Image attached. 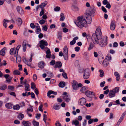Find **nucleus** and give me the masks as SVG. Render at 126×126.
I'll use <instances>...</instances> for the list:
<instances>
[{"label":"nucleus","mask_w":126,"mask_h":126,"mask_svg":"<svg viewBox=\"0 0 126 126\" xmlns=\"http://www.w3.org/2000/svg\"><path fill=\"white\" fill-rule=\"evenodd\" d=\"M95 10L93 8H91L88 13H85L83 16H79L77 20H74V22L78 27L82 28L83 27H86L87 24L91 23L92 21L91 16L94 17L95 15Z\"/></svg>","instance_id":"f257e3e1"},{"label":"nucleus","mask_w":126,"mask_h":126,"mask_svg":"<svg viewBox=\"0 0 126 126\" xmlns=\"http://www.w3.org/2000/svg\"><path fill=\"white\" fill-rule=\"evenodd\" d=\"M102 38V33L100 29L98 28L95 31V33H93L92 35L91 39L93 43L95 44H98L99 42V40Z\"/></svg>","instance_id":"f03ea898"},{"label":"nucleus","mask_w":126,"mask_h":126,"mask_svg":"<svg viewBox=\"0 0 126 126\" xmlns=\"http://www.w3.org/2000/svg\"><path fill=\"white\" fill-rule=\"evenodd\" d=\"M71 84L73 89L75 90H78L79 88L82 87L81 83H78L77 81L75 80L72 81Z\"/></svg>","instance_id":"7ed1b4c3"},{"label":"nucleus","mask_w":126,"mask_h":126,"mask_svg":"<svg viewBox=\"0 0 126 126\" xmlns=\"http://www.w3.org/2000/svg\"><path fill=\"white\" fill-rule=\"evenodd\" d=\"M40 44L39 46L42 49L44 48L45 46H47L48 45L47 42L43 40H41L40 41Z\"/></svg>","instance_id":"20e7f679"},{"label":"nucleus","mask_w":126,"mask_h":126,"mask_svg":"<svg viewBox=\"0 0 126 126\" xmlns=\"http://www.w3.org/2000/svg\"><path fill=\"white\" fill-rule=\"evenodd\" d=\"M90 72L88 69H85L84 71V78L85 79H88L90 76Z\"/></svg>","instance_id":"39448f33"},{"label":"nucleus","mask_w":126,"mask_h":126,"mask_svg":"<svg viewBox=\"0 0 126 126\" xmlns=\"http://www.w3.org/2000/svg\"><path fill=\"white\" fill-rule=\"evenodd\" d=\"M107 44V42L106 38L102 39L99 43L100 46L101 47H104L106 46Z\"/></svg>","instance_id":"423d86ee"},{"label":"nucleus","mask_w":126,"mask_h":126,"mask_svg":"<svg viewBox=\"0 0 126 126\" xmlns=\"http://www.w3.org/2000/svg\"><path fill=\"white\" fill-rule=\"evenodd\" d=\"M85 94L88 97H89L91 95L94 97L95 96V93L94 92L89 90L86 91L85 92Z\"/></svg>","instance_id":"0eeeda50"},{"label":"nucleus","mask_w":126,"mask_h":126,"mask_svg":"<svg viewBox=\"0 0 126 126\" xmlns=\"http://www.w3.org/2000/svg\"><path fill=\"white\" fill-rule=\"evenodd\" d=\"M86 102L85 99L83 97L82 98L79 100V105L83 106L85 104Z\"/></svg>","instance_id":"6e6552de"},{"label":"nucleus","mask_w":126,"mask_h":126,"mask_svg":"<svg viewBox=\"0 0 126 126\" xmlns=\"http://www.w3.org/2000/svg\"><path fill=\"white\" fill-rule=\"evenodd\" d=\"M22 60L24 63L28 66H30L31 65L32 63L29 62L26 58L24 57L23 58Z\"/></svg>","instance_id":"1a4fd4ad"},{"label":"nucleus","mask_w":126,"mask_h":126,"mask_svg":"<svg viewBox=\"0 0 126 126\" xmlns=\"http://www.w3.org/2000/svg\"><path fill=\"white\" fill-rule=\"evenodd\" d=\"M62 66V63L61 62L59 61L56 62L55 65L54 67V68H60Z\"/></svg>","instance_id":"9d476101"},{"label":"nucleus","mask_w":126,"mask_h":126,"mask_svg":"<svg viewBox=\"0 0 126 126\" xmlns=\"http://www.w3.org/2000/svg\"><path fill=\"white\" fill-rule=\"evenodd\" d=\"M114 91L112 90H110L109 93L108 95L109 98H111L115 96V94Z\"/></svg>","instance_id":"9b49d317"},{"label":"nucleus","mask_w":126,"mask_h":126,"mask_svg":"<svg viewBox=\"0 0 126 126\" xmlns=\"http://www.w3.org/2000/svg\"><path fill=\"white\" fill-rule=\"evenodd\" d=\"M63 98L65 101L67 102H69L71 100L70 96L69 95L64 96L63 97Z\"/></svg>","instance_id":"f8f14e48"},{"label":"nucleus","mask_w":126,"mask_h":126,"mask_svg":"<svg viewBox=\"0 0 126 126\" xmlns=\"http://www.w3.org/2000/svg\"><path fill=\"white\" fill-rule=\"evenodd\" d=\"M16 10L17 12L20 14L22 15L24 13V11L21 7L19 6H17Z\"/></svg>","instance_id":"ddd939ff"},{"label":"nucleus","mask_w":126,"mask_h":126,"mask_svg":"<svg viewBox=\"0 0 126 126\" xmlns=\"http://www.w3.org/2000/svg\"><path fill=\"white\" fill-rule=\"evenodd\" d=\"M22 124L24 126H30L31 125V123L30 122L25 120L22 121Z\"/></svg>","instance_id":"4468645a"},{"label":"nucleus","mask_w":126,"mask_h":126,"mask_svg":"<svg viewBox=\"0 0 126 126\" xmlns=\"http://www.w3.org/2000/svg\"><path fill=\"white\" fill-rule=\"evenodd\" d=\"M45 65V64L44 62L41 61L38 63V66L40 68L42 69L44 68Z\"/></svg>","instance_id":"2eb2a0df"},{"label":"nucleus","mask_w":126,"mask_h":126,"mask_svg":"<svg viewBox=\"0 0 126 126\" xmlns=\"http://www.w3.org/2000/svg\"><path fill=\"white\" fill-rule=\"evenodd\" d=\"M47 1H45L44 2L41 3V4L39 5V7L41 8L42 9H44V7L47 4Z\"/></svg>","instance_id":"dca6fc26"},{"label":"nucleus","mask_w":126,"mask_h":126,"mask_svg":"<svg viewBox=\"0 0 126 126\" xmlns=\"http://www.w3.org/2000/svg\"><path fill=\"white\" fill-rule=\"evenodd\" d=\"M114 75L116 77V81H118L120 80V75L117 72H115L114 73Z\"/></svg>","instance_id":"f3484780"},{"label":"nucleus","mask_w":126,"mask_h":126,"mask_svg":"<svg viewBox=\"0 0 126 126\" xmlns=\"http://www.w3.org/2000/svg\"><path fill=\"white\" fill-rule=\"evenodd\" d=\"M26 42L27 41L26 40H25L23 41L22 44V45L23 46V51L24 52H25L26 50Z\"/></svg>","instance_id":"a211bd4d"},{"label":"nucleus","mask_w":126,"mask_h":126,"mask_svg":"<svg viewBox=\"0 0 126 126\" xmlns=\"http://www.w3.org/2000/svg\"><path fill=\"white\" fill-rule=\"evenodd\" d=\"M5 106L7 108L11 109L12 108L13 104L11 103H7L5 104Z\"/></svg>","instance_id":"6ab92c4d"},{"label":"nucleus","mask_w":126,"mask_h":126,"mask_svg":"<svg viewBox=\"0 0 126 126\" xmlns=\"http://www.w3.org/2000/svg\"><path fill=\"white\" fill-rule=\"evenodd\" d=\"M78 37H76L74 38L73 40L70 42V45H74L76 43V40H78Z\"/></svg>","instance_id":"aec40b11"},{"label":"nucleus","mask_w":126,"mask_h":126,"mask_svg":"<svg viewBox=\"0 0 126 126\" xmlns=\"http://www.w3.org/2000/svg\"><path fill=\"white\" fill-rule=\"evenodd\" d=\"M51 94H54L56 95L57 94V93L56 92H54L52 90H49L48 91L47 93V96H49Z\"/></svg>","instance_id":"412c9836"},{"label":"nucleus","mask_w":126,"mask_h":126,"mask_svg":"<svg viewBox=\"0 0 126 126\" xmlns=\"http://www.w3.org/2000/svg\"><path fill=\"white\" fill-rule=\"evenodd\" d=\"M115 22L112 21L111 22L110 25V29L111 30H113L115 29Z\"/></svg>","instance_id":"4be33fe9"},{"label":"nucleus","mask_w":126,"mask_h":126,"mask_svg":"<svg viewBox=\"0 0 126 126\" xmlns=\"http://www.w3.org/2000/svg\"><path fill=\"white\" fill-rule=\"evenodd\" d=\"M72 125L74 124L76 126H80L78 125L79 124V122L77 120H73L72 123Z\"/></svg>","instance_id":"5701e85b"},{"label":"nucleus","mask_w":126,"mask_h":126,"mask_svg":"<svg viewBox=\"0 0 126 126\" xmlns=\"http://www.w3.org/2000/svg\"><path fill=\"white\" fill-rule=\"evenodd\" d=\"M16 21L17 22V23L18 25H21L22 24L23 22L21 18H18L17 19Z\"/></svg>","instance_id":"b1692460"},{"label":"nucleus","mask_w":126,"mask_h":126,"mask_svg":"<svg viewBox=\"0 0 126 126\" xmlns=\"http://www.w3.org/2000/svg\"><path fill=\"white\" fill-rule=\"evenodd\" d=\"M6 47L3 48L0 51V54L2 56H4L5 50H6Z\"/></svg>","instance_id":"393cba45"},{"label":"nucleus","mask_w":126,"mask_h":126,"mask_svg":"<svg viewBox=\"0 0 126 126\" xmlns=\"http://www.w3.org/2000/svg\"><path fill=\"white\" fill-rule=\"evenodd\" d=\"M65 85V83L64 82L62 81L60 82L59 84L58 85L59 87L63 88L64 87Z\"/></svg>","instance_id":"a878e982"},{"label":"nucleus","mask_w":126,"mask_h":126,"mask_svg":"<svg viewBox=\"0 0 126 126\" xmlns=\"http://www.w3.org/2000/svg\"><path fill=\"white\" fill-rule=\"evenodd\" d=\"M13 108L14 109L17 110H19L20 107L18 104H16L14 106H13Z\"/></svg>","instance_id":"bb28decb"},{"label":"nucleus","mask_w":126,"mask_h":126,"mask_svg":"<svg viewBox=\"0 0 126 126\" xmlns=\"http://www.w3.org/2000/svg\"><path fill=\"white\" fill-rule=\"evenodd\" d=\"M63 54L68 53V50L67 46H65L63 49Z\"/></svg>","instance_id":"cd10ccee"},{"label":"nucleus","mask_w":126,"mask_h":126,"mask_svg":"<svg viewBox=\"0 0 126 126\" xmlns=\"http://www.w3.org/2000/svg\"><path fill=\"white\" fill-rule=\"evenodd\" d=\"M57 37L59 40H61L62 39V33L61 32H58Z\"/></svg>","instance_id":"c85d7f7f"},{"label":"nucleus","mask_w":126,"mask_h":126,"mask_svg":"<svg viewBox=\"0 0 126 126\" xmlns=\"http://www.w3.org/2000/svg\"><path fill=\"white\" fill-rule=\"evenodd\" d=\"M94 46V44L92 43H91L89 45V47L88 48V50L89 51H90L92 49Z\"/></svg>","instance_id":"c756f323"},{"label":"nucleus","mask_w":126,"mask_h":126,"mask_svg":"<svg viewBox=\"0 0 126 126\" xmlns=\"http://www.w3.org/2000/svg\"><path fill=\"white\" fill-rule=\"evenodd\" d=\"M61 18L60 19V21H62L64 20L65 19L64 15V14L63 13H61L60 14Z\"/></svg>","instance_id":"7c9ffc66"},{"label":"nucleus","mask_w":126,"mask_h":126,"mask_svg":"<svg viewBox=\"0 0 126 126\" xmlns=\"http://www.w3.org/2000/svg\"><path fill=\"white\" fill-rule=\"evenodd\" d=\"M7 88V86L4 84L1 86H0V89L1 90H5Z\"/></svg>","instance_id":"2f4dec72"},{"label":"nucleus","mask_w":126,"mask_h":126,"mask_svg":"<svg viewBox=\"0 0 126 126\" xmlns=\"http://www.w3.org/2000/svg\"><path fill=\"white\" fill-rule=\"evenodd\" d=\"M109 64V62L108 61H106L105 60L103 61V66L105 67H106Z\"/></svg>","instance_id":"473e14b6"},{"label":"nucleus","mask_w":126,"mask_h":126,"mask_svg":"<svg viewBox=\"0 0 126 126\" xmlns=\"http://www.w3.org/2000/svg\"><path fill=\"white\" fill-rule=\"evenodd\" d=\"M25 90L26 91H29L30 90L29 89L30 86L29 84H27L25 85Z\"/></svg>","instance_id":"72a5a7b5"},{"label":"nucleus","mask_w":126,"mask_h":126,"mask_svg":"<svg viewBox=\"0 0 126 126\" xmlns=\"http://www.w3.org/2000/svg\"><path fill=\"white\" fill-rule=\"evenodd\" d=\"M13 74L14 75H18L20 74V72L18 70H15L13 71Z\"/></svg>","instance_id":"f704fd0d"},{"label":"nucleus","mask_w":126,"mask_h":126,"mask_svg":"<svg viewBox=\"0 0 126 126\" xmlns=\"http://www.w3.org/2000/svg\"><path fill=\"white\" fill-rule=\"evenodd\" d=\"M24 117V114L22 113H20L19 114L18 117H17L20 120H22L23 119V118Z\"/></svg>","instance_id":"c9c22d12"},{"label":"nucleus","mask_w":126,"mask_h":126,"mask_svg":"<svg viewBox=\"0 0 126 126\" xmlns=\"http://www.w3.org/2000/svg\"><path fill=\"white\" fill-rule=\"evenodd\" d=\"M119 90V88L118 87H115L112 90L114 91V93L115 94L118 93Z\"/></svg>","instance_id":"e433bc0d"},{"label":"nucleus","mask_w":126,"mask_h":126,"mask_svg":"<svg viewBox=\"0 0 126 126\" xmlns=\"http://www.w3.org/2000/svg\"><path fill=\"white\" fill-rule=\"evenodd\" d=\"M1 59L0 58V66H1L3 65L4 66H6L7 65V63L6 61L5 60H4L3 61V62H4V63H1Z\"/></svg>","instance_id":"4c0bfd02"},{"label":"nucleus","mask_w":126,"mask_h":126,"mask_svg":"<svg viewBox=\"0 0 126 126\" xmlns=\"http://www.w3.org/2000/svg\"><path fill=\"white\" fill-rule=\"evenodd\" d=\"M31 87L32 89L34 90L36 88V85L34 83H31Z\"/></svg>","instance_id":"58836bf2"},{"label":"nucleus","mask_w":126,"mask_h":126,"mask_svg":"<svg viewBox=\"0 0 126 126\" xmlns=\"http://www.w3.org/2000/svg\"><path fill=\"white\" fill-rule=\"evenodd\" d=\"M72 8L73 10L74 11H78V7L75 5L72 6Z\"/></svg>","instance_id":"ea45409f"},{"label":"nucleus","mask_w":126,"mask_h":126,"mask_svg":"<svg viewBox=\"0 0 126 126\" xmlns=\"http://www.w3.org/2000/svg\"><path fill=\"white\" fill-rule=\"evenodd\" d=\"M86 89V87L85 86L82 87L80 89V92L81 93H84Z\"/></svg>","instance_id":"a19ab883"},{"label":"nucleus","mask_w":126,"mask_h":126,"mask_svg":"<svg viewBox=\"0 0 126 126\" xmlns=\"http://www.w3.org/2000/svg\"><path fill=\"white\" fill-rule=\"evenodd\" d=\"M6 20L4 19H3V25L5 28H6L7 27V23L6 22Z\"/></svg>","instance_id":"79ce46f5"},{"label":"nucleus","mask_w":126,"mask_h":126,"mask_svg":"<svg viewBox=\"0 0 126 126\" xmlns=\"http://www.w3.org/2000/svg\"><path fill=\"white\" fill-rule=\"evenodd\" d=\"M99 72L100 73V77H102L104 75V73L103 71L102 70H99Z\"/></svg>","instance_id":"37998d69"},{"label":"nucleus","mask_w":126,"mask_h":126,"mask_svg":"<svg viewBox=\"0 0 126 126\" xmlns=\"http://www.w3.org/2000/svg\"><path fill=\"white\" fill-rule=\"evenodd\" d=\"M32 123L34 126H39V123L38 122L35 121H33Z\"/></svg>","instance_id":"c03bdc74"},{"label":"nucleus","mask_w":126,"mask_h":126,"mask_svg":"<svg viewBox=\"0 0 126 126\" xmlns=\"http://www.w3.org/2000/svg\"><path fill=\"white\" fill-rule=\"evenodd\" d=\"M63 54L64 59L65 60H67L68 58V53Z\"/></svg>","instance_id":"a18cd8bd"},{"label":"nucleus","mask_w":126,"mask_h":126,"mask_svg":"<svg viewBox=\"0 0 126 126\" xmlns=\"http://www.w3.org/2000/svg\"><path fill=\"white\" fill-rule=\"evenodd\" d=\"M12 79V78L11 77L9 76L6 80V81L8 82L9 83L10 82Z\"/></svg>","instance_id":"49530a36"},{"label":"nucleus","mask_w":126,"mask_h":126,"mask_svg":"<svg viewBox=\"0 0 126 126\" xmlns=\"http://www.w3.org/2000/svg\"><path fill=\"white\" fill-rule=\"evenodd\" d=\"M62 75L66 79H67L68 77L67 76V74L65 72H63L62 74Z\"/></svg>","instance_id":"de8ad7c7"},{"label":"nucleus","mask_w":126,"mask_h":126,"mask_svg":"<svg viewBox=\"0 0 126 126\" xmlns=\"http://www.w3.org/2000/svg\"><path fill=\"white\" fill-rule=\"evenodd\" d=\"M47 119V115L45 114H43V120L45 123H46V120Z\"/></svg>","instance_id":"09e8293b"},{"label":"nucleus","mask_w":126,"mask_h":126,"mask_svg":"<svg viewBox=\"0 0 126 126\" xmlns=\"http://www.w3.org/2000/svg\"><path fill=\"white\" fill-rule=\"evenodd\" d=\"M16 59L17 62L18 61L19 62H21V58L20 56H17Z\"/></svg>","instance_id":"8fccbe9b"},{"label":"nucleus","mask_w":126,"mask_h":126,"mask_svg":"<svg viewBox=\"0 0 126 126\" xmlns=\"http://www.w3.org/2000/svg\"><path fill=\"white\" fill-rule=\"evenodd\" d=\"M55 63V62L54 60H52L50 63V64L51 65H54Z\"/></svg>","instance_id":"3c124183"},{"label":"nucleus","mask_w":126,"mask_h":126,"mask_svg":"<svg viewBox=\"0 0 126 126\" xmlns=\"http://www.w3.org/2000/svg\"><path fill=\"white\" fill-rule=\"evenodd\" d=\"M14 48H12L11 49L10 51V53L11 55H13L14 53Z\"/></svg>","instance_id":"603ef678"},{"label":"nucleus","mask_w":126,"mask_h":126,"mask_svg":"<svg viewBox=\"0 0 126 126\" xmlns=\"http://www.w3.org/2000/svg\"><path fill=\"white\" fill-rule=\"evenodd\" d=\"M56 126H61V125L59 121H57L55 123Z\"/></svg>","instance_id":"864d4df0"},{"label":"nucleus","mask_w":126,"mask_h":126,"mask_svg":"<svg viewBox=\"0 0 126 126\" xmlns=\"http://www.w3.org/2000/svg\"><path fill=\"white\" fill-rule=\"evenodd\" d=\"M35 32L36 34H38L40 33L41 31V29H36Z\"/></svg>","instance_id":"5fc2aeb1"},{"label":"nucleus","mask_w":126,"mask_h":126,"mask_svg":"<svg viewBox=\"0 0 126 126\" xmlns=\"http://www.w3.org/2000/svg\"><path fill=\"white\" fill-rule=\"evenodd\" d=\"M33 111V109L32 108H31V109L28 108L26 110L27 113H29L30 111H31V112H32Z\"/></svg>","instance_id":"6e6d98bb"},{"label":"nucleus","mask_w":126,"mask_h":126,"mask_svg":"<svg viewBox=\"0 0 126 126\" xmlns=\"http://www.w3.org/2000/svg\"><path fill=\"white\" fill-rule=\"evenodd\" d=\"M44 9H41V11L40 13V16H41L42 15H44Z\"/></svg>","instance_id":"4d7b16f0"},{"label":"nucleus","mask_w":126,"mask_h":126,"mask_svg":"<svg viewBox=\"0 0 126 126\" xmlns=\"http://www.w3.org/2000/svg\"><path fill=\"white\" fill-rule=\"evenodd\" d=\"M14 124H19L20 123V121L18 120H16L14 121Z\"/></svg>","instance_id":"13d9d810"},{"label":"nucleus","mask_w":126,"mask_h":126,"mask_svg":"<svg viewBox=\"0 0 126 126\" xmlns=\"http://www.w3.org/2000/svg\"><path fill=\"white\" fill-rule=\"evenodd\" d=\"M80 49V47H79L77 46L75 48V50L76 52L79 51Z\"/></svg>","instance_id":"bf43d9fd"},{"label":"nucleus","mask_w":126,"mask_h":126,"mask_svg":"<svg viewBox=\"0 0 126 126\" xmlns=\"http://www.w3.org/2000/svg\"><path fill=\"white\" fill-rule=\"evenodd\" d=\"M8 89L13 91L14 89V87L13 86H8Z\"/></svg>","instance_id":"052dcab7"},{"label":"nucleus","mask_w":126,"mask_h":126,"mask_svg":"<svg viewBox=\"0 0 126 126\" xmlns=\"http://www.w3.org/2000/svg\"><path fill=\"white\" fill-rule=\"evenodd\" d=\"M45 22V21L43 19H41L40 20L39 23L41 25L44 24Z\"/></svg>","instance_id":"680f3d73"},{"label":"nucleus","mask_w":126,"mask_h":126,"mask_svg":"<svg viewBox=\"0 0 126 126\" xmlns=\"http://www.w3.org/2000/svg\"><path fill=\"white\" fill-rule=\"evenodd\" d=\"M101 9L105 13H106L107 12V10L103 6H102L101 7Z\"/></svg>","instance_id":"e2e57ef3"},{"label":"nucleus","mask_w":126,"mask_h":126,"mask_svg":"<svg viewBox=\"0 0 126 126\" xmlns=\"http://www.w3.org/2000/svg\"><path fill=\"white\" fill-rule=\"evenodd\" d=\"M59 105H54L53 106V108L55 110H58L59 109Z\"/></svg>","instance_id":"0e129e2a"},{"label":"nucleus","mask_w":126,"mask_h":126,"mask_svg":"<svg viewBox=\"0 0 126 126\" xmlns=\"http://www.w3.org/2000/svg\"><path fill=\"white\" fill-rule=\"evenodd\" d=\"M60 9V7H56L54 8V10L55 11H59Z\"/></svg>","instance_id":"69168bd1"},{"label":"nucleus","mask_w":126,"mask_h":126,"mask_svg":"<svg viewBox=\"0 0 126 126\" xmlns=\"http://www.w3.org/2000/svg\"><path fill=\"white\" fill-rule=\"evenodd\" d=\"M106 7L107 8H108L109 9H110L111 7V5L109 3H108L106 4Z\"/></svg>","instance_id":"338daca9"},{"label":"nucleus","mask_w":126,"mask_h":126,"mask_svg":"<svg viewBox=\"0 0 126 126\" xmlns=\"http://www.w3.org/2000/svg\"><path fill=\"white\" fill-rule=\"evenodd\" d=\"M30 27L32 29H34L35 27V26L34 24L33 23H31L30 24Z\"/></svg>","instance_id":"774afa93"}]
</instances>
